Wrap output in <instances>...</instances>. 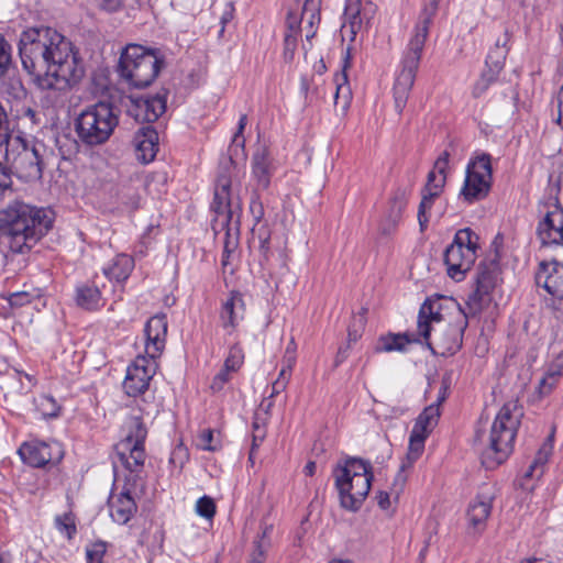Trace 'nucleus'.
<instances>
[{"instance_id":"e2e57ef3","label":"nucleus","mask_w":563,"mask_h":563,"mask_svg":"<svg viewBox=\"0 0 563 563\" xmlns=\"http://www.w3.org/2000/svg\"><path fill=\"white\" fill-rule=\"evenodd\" d=\"M294 366L295 365H289V364L285 363V366L280 369L277 379H282L285 382V385H288L290 377H291V372H292Z\"/></svg>"},{"instance_id":"052dcab7","label":"nucleus","mask_w":563,"mask_h":563,"mask_svg":"<svg viewBox=\"0 0 563 563\" xmlns=\"http://www.w3.org/2000/svg\"><path fill=\"white\" fill-rule=\"evenodd\" d=\"M296 350H297V345H296L295 339L291 338L286 347V351H285L284 363L289 364V365H295Z\"/></svg>"},{"instance_id":"bb28decb","label":"nucleus","mask_w":563,"mask_h":563,"mask_svg":"<svg viewBox=\"0 0 563 563\" xmlns=\"http://www.w3.org/2000/svg\"><path fill=\"white\" fill-rule=\"evenodd\" d=\"M75 301L78 307L87 311H96L104 305L101 288L97 283V278L82 283L76 287Z\"/></svg>"},{"instance_id":"864d4df0","label":"nucleus","mask_w":563,"mask_h":563,"mask_svg":"<svg viewBox=\"0 0 563 563\" xmlns=\"http://www.w3.org/2000/svg\"><path fill=\"white\" fill-rule=\"evenodd\" d=\"M297 38H298V35H296V34L285 33V38H284L285 58L291 59L294 57L295 51L297 48Z\"/></svg>"},{"instance_id":"f3484780","label":"nucleus","mask_w":563,"mask_h":563,"mask_svg":"<svg viewBox=\"0 0 563 563\" xmlns=\"http://www.w3.org/2000/svg\"><path fill=\"white\" fill-rule=\"evenodd\" d=\"M148 364V358L137 356L135 361L128 366L123 382V389L128 396L137 397L148 389L150 382L154 374Z\"/></svg>"},{"instance_id":"58836bf2","label":"nucleus","mask_w":563,"mask_h":563,"mask_svg":"<svg viewBox=\"0 0 563 563\" xmlns=\"http://www.w3.org/2000/svg\"><path fill=\"white\" fill-rule=\"evenodd\" d=\"M499 71H495L492 68H486L482 71L479 78L473 86L472 96L474 98L482 97L498 78Z\"/></svg>"},{"instance_id":"393cba45","label":"nucleus","mask_w":563,"mask_h":563,"mask_svg":"<svg viewBox=\"0 0 563 563\" xmlns=\"http://www.w3.org/2000/svg\"><path fill=\"white\" fill-rule=\"evenodd\" d=\"M252 175L261 189H267L273 175L272 157L269 148L260 144L252 156Z\"/></svg>"},{"instance_id":"39448f33","label":"nucleus","mask_w":563,"mask_h":563,"mask_svg":"<svg viewBox=\"0 0 563 563\" xmlns=\"http://www.w3.org/2000/svg\"><path fill=\"white\" fill-rule=\"evenodd\" d=\"M522 416L518 399L509 400L500 408L490 428L488 446L482 453L486 468L497 467L511 454Z\"/></svg>"},{"instance_id":"1a4fd4ad","label":"nucleus","mask_w":563,"mask_h":563,"mask_svg":"<svg viewBox=\"0 0 563 563\" xmlns=\"http://www.w3.org/2000/svg\"><path fill=\"white\" fill-rule=\"evenodd\" d=\"M478 249V235L470 228L456 231L452 243L445 249L443 261L448 275L461 282L465 274L473 267Z\"/></svg>"},{"instance_id":"412c9836","label":"nucleus","mask_w":563,"mask_h":563,"mask_svg":"<svg viewBox=\"0 0 563 563\" xmlns=\"http://www.w3.org/2000/svg\"><path fill=\"white\" fill-rule=\"evenodd\" d=\"M143 486L144 484L131 485V483L124 481L122 492L109 501L110 516L114 522L125 525L131 520L137 510L132 493L137 488H143Z\"/></svg>"},{"instance_id":"9b49d317","label":"nucleus","mask_w":563,"mask_h":563,"mask_svg":"<svg viewBox=\"0 0 563 563\" xmlns=\"http://www.w3.org/2000/svg\"><path fill=\"white\" fill-rule=\"evenodd\" d=\"M560 187L538 202L541 216L536 234L542 247L563 244V207L560 198Z\"/></svg>"},{"instance_id":"9d476101","label":"nucleus","mask_w":563,"mask_h":563,"mask_svg":"<svg viewBox=\"0 0 563 563\" xmlns=\"http://www.w3.org/2000/svg\"><path fill=\"white\" fill-rule=\"evenodd\" d=\"M492 186V156L488 153H482L471 158L459 194L460 198L468 205L484 200L488 197Z\"/></svg>"},{"instance_id":"cd10ccee","label":"nucleus","mask_w":563,"mask_h":563,"mask_svg":"<svg viewBox=\"0 0 563 563\" xmlns=\"http://www.w3.org/2000/svg\"><path fill=\"white\" fill-rule=\"evenodd\" d=\"M468 325L467 316L465 314L462 320L449 324L446 330L440 338L439 345L442 349V354L454 355L463 345L464 332Z\"/></svg>"},{"instance_id":"2f4dec72","label":"nucleus","mask_w":563,"mask_h":563,"mask_svg":"<svg viewBox=\"0 0 563 563\" xmlns=\"http://www.w3.org/2000/svg\"><path fill=\"white\" fill-rule=\"evenodd\" d=\"M134 258L128 254H118L112 263L103 268V274L110 280L114 279L118 283L125 282L133 268H134Z\"/></svg>"},{"instance_id":"5fc2aeb1","label":"nucleus","mask_w":563,"mask_h":563,"mask_svg":"<svg viewBox=\"0 0 563 563\" xmlns=\"http://www.w3.org/2000/svg\"><path fill=\"white\" fill-rule=\"evenodd\" d=\"M129 0H99V7L107 12H117L121 10Z\"/></svg>"},{"instance_id":"c756f323","label":"nucleus","mask_w":563,"mask_h":563,"mask_svg":"<svg viewBox=\"0 0 563 563\" xmlns=\"http://www.w3.org/2000/svg\"><path fill=\"white\" fill-rule=\"evenodd\" d=\"M510 38L511 34L508 30H505L504 33L496 38L494 46L489 49L485 59L486 68H492L499 73L503 70L506 57L509 52L508 44Z\"/></svg>"},{"instance_id":"4468645a","label":"nucleus","mask_w":563,"mask_h":563,"mask_svg":"<svg viewBox=\"0 0 563 563\" xmlns=\"http://www.w3.org/2000/svg\"><path fill=\"white\" fill-rule=\"evenodd\" d=\"M231 176L228 170H222L218 174L214 184L213 200L210 209L214 213L212 220L213 228L231 230V224L234 218L231 200Z\"/></svg>"},{"instance_id":"5701e85b","label":"nucleus","mask_w":563,"mask_h":563,"mask_svg":"<svg viewBox=\"0 0 563 563\" xmlns=\"http://www.w3.org/2000/svg\"><path fill=\"white\" fill-rule=\"evenodd\" d=\"M135 156L142 164L154 161L158 151V133L150 124L142 126L134 135Z\"/></svg>"},{"instance_id":"4c0bfd02","label":"nucleus","mask_w":563,"mask_h":563,"mask_svg":"<svg viewBox=\"0 0 563 563\" xmlns=\"http://www.w3.org/2000/svg\"><path fill=\"white\" fill-rule=\"evenodd\" d=\"M352 47L347 46L345 48L344 55H343V64L341 74H336L335 76V85H336V91H335V100L339 98L341 92L346 91L350 93V86L347 81V69L352 66V55H351Z\"/></svg>"},{"instance_id":"680f3d73","label":"nucleus","mask_w":563,"mask_h":563,"mask_svg":"<svg viewBox=\"0 0 563 563\" xmlns=\"http://www.w3.org/2000/svg\"><path fill=\"white\" fill-rule=\"evenodd\" d=\"M246 124H247V115L246 114H242L240 117V119H239L238 130H236V132L234 133V136H233V142L234 143H239V140L241 139V146H244L243 132L245 130Z\"/></svg>"},{"instance_id":"f8f14e48","label":"nucleus","mask_w":563,"mask_h":563,"mask_svg":"<svg viewBox=\"0 0 563 563\" xmlns=\"http://www.w3.org/2000/svg\"><path fill=\"white\" fill-rule=\"evenodd\" d=\"M499 274L500 267L497 260L479 263L476 273V287L466 300V307L471 313H479L484 306L492 301L490 295L497 285Z\"/></svg>"},{"instance_id":"a211bd4d","label":"nucleus","mask_w":563,"mask_h":563,"mask_svg":"<svg viewBox=\"0 0 563 563\" xmlns=\"http://www.w3.org/2000/svg\"><path fill=\"white\" fill-rule=\"evenodd\" d=\"M44 146L29 147L23 144L22 150L13 157L12 165L20 177L25 179H40L43 175V158L41 148Z\"/></svg>"},{"instance_id":"ea45409f","label":"nucleus","mask_w":563,"mask_h":563,"mask_svg":"<svg viewBox=\"0 0 563 563\" xmlns=\"http://www.w3.org/2000/svg\"><path fill=\"white\" fill-rule=\"evenodd\" d=\"M55 527L57 530L65 534L68 540H73L77 533L76 516L73 511L65 512L64 515L55 518Z\"/></svg>"},{"instance_id":"6e6d98bb","label":"nucleus","mask_w":563,"mask_h":563,"mask_svg":"<svg viewBox=\"0 0 563 563\" xmlns=\"http://www.w3.org/2000/svg\"><path fill=\"white\" fill-rule=\"evenodd\" d=\"M550 453H551V450L547 445H543L542 448L539 449V451L537 452V454L531 463L534 466H537L539 470L543 471V467H544L545 463L548 462Z\"/></svg>"},{"instance_id":"6e6552de","label":"nucleus","mask_w":563,"mask_h":563,"mask_svg":"<svg viewBox=\"0 0 563 563\" xmlns=\"http://www.w3.org/2000/svg\"><path fill=\"white\" fill-rule=\"evenodd\" d=\"M119 124L112 103L99 101L87 107L76 119L78 139L88 146L104 144Z\"/></svg>"},{"instance_id":"13d9d810","label":"nucleus","mask_w":563,"mask_h":563,"mask_svg":"<svg viewBox=\"0 0 563 563\" xmlns=\"http://www.w3.org/2000/svg\"><path fill=\"white\" fill-rule=\"evenodd\" d=\"M450 155L448 150L443 151L434 162L433 169H437L439 174L445 173L449 166Z\"/></svg>"},{"instance_id":"dca6fc26","label":"nucleus","mask_w":563,"mask_h":563,"mask_svg":"<svg viewBox=\"0 0 563 563\" xmlns=\"http://www.w3.org/2000/svg\"><path fill=\"white\" fill-rule=\"evenodd\" d=\"M168 91L162 89L154 96L129 97L126 114L136 122L153 123L166 111Z\"/></svg>"},{"instance_id":"4be33fe9","label":"nucleus","mask_w":563,"mask_h":563,"mask_svg":"<svg viewBox=\"0 0 563 563\" xmlns=\"http://www.w3.org/2000/svg\"><path fill=\"white\" fill-rule=\"evenodd\" d=\"M377 12V7L372 1L346 0L344 8L345 23L349 25L352 41L363 26L369 24Z\"/></svg>"},{"instance_id":"aec40b11","label":"nucleus","mask_w":563,"mask_h":563,"mask_svg":"<svg viewBox=\"0 0 563 563\" xmlns=\"http://www.w3.org/2000/svg\"><path fill=\"white\" fill-rule=\"evenodd\" d=\"M536 284L559 300H563V264L556 260L542 261L536 272Z\"/></svg>"},{"instance_id":"4d7b16f0","label":"nucleus","mask_w":563,"mask_h":563,"mask_svg":"<svg viewBox=\"0 0 563 563\" xmlns=\"http://www.w3.org/2000/svg\"><path fill=\"white\" fill-rule=\"evenodd\" d=\"M300 22L301 19L297 14L289 12L286 19V33H292L298 35L300 32Z\"/></svg>"},{"instance_id":"f257e3e1","label":"nucleus","mask_w":563,"mask_h":563,"mask_svg":"<svg viewBox=\"0 0 563 563\" xmlns=\"http://www.w3.org/2000/svg\"><path fill=\"white\" fill-rule=\"evenodd\" d=\"M19 54L24 70L41 90L68 91L85 76L79 49L51 26L24 30L19 40Z\"/></svg>"},{"instance_id":"bf43d9fd","label":"nucleus","mask_w":563,"mask_h":563,"mask_svg":"<svg viewBox=\"0 0 563 563\" xmlns=\"http://www.w3.org/2000/svg\"><path fill=\"white\" fill-rule=\"evenodd\" d=\"M351 346L349 344H342L339 346L336 355L333 361V367L338 368L349 357Z\"/></svg>"},{"instance_id":"49530a36","label":"nucleus","mask_w":563,"mask_h":563,"mask_svg":"<svg viewBox=\"0 0 563 563\" xmlns=\"http://www.w3.org/2000/svg\"><path fill=\"white\" fill-rule=\"evenodd\" d=\"M250 211L253 216L255 224L253 227L258 228L262 223V220L265 214L263 202L261 201L260 195L257 192H253L251 201H250Z\"/></svg>"},{"instance_id":"6ab92c4d","label":"nucleus","mask_w":563,"mask_h":563,"mask_svg":"<svg viewBox=\"0 0 563 563\" xmlns=\"http://www.w3.org/2000/svg\"><path fill=\"white\" fill-rule=\"evenodd\" d=\"M168 322L165 313L151 317L144 328L145 352L151 360L158 357L165 349Z\"/></svg>"},{"instance_id":"ddd939ff","label":"nucleus","mask_w":563,"mask_h":563,"mask_svg":"<svg viewBox=\"0 0 563 563\" xmlns=\"http://www.w3.org/2000/svg\"><path fill=\"white\" fill-rule=\"evenodd\" d=\"M18 454L23 463L35 468H43L48 464L56 465L64 457V451L57 441H26L20 445Z\"/></svg>"},{"instance_id":"a878e982","label":"nucleus","mask_w":563,"mask_h":563,"mask_svg":"<svg viewBox=\"0 0 563 563\" xmlns=\"http://www.w3.org/2000/svg\"><path fill=\"white\" fill-rule=\"evenodd\" d=\"M494 497L490 494L479 493L467 508V519L470 526L478 532L486 527V521L490 516Z\"/></svg>"},{"instance_id":"7c9ffc66","label":"nucleus","mask_w":563,"mask_h":563,"mask_svg":"<svg viewBox=\"0 0 563 563\" xmlns=\"http://www.w3.org/2000/svg\"><path fill=\"white\" fill-rule=\"evenodd\" d=\"M427 438L428 435L411 430L409 437L408 453L406 456L407 463L401 464L400 470L396 475L395 483H400V485H404V483L406 482V476L404 475V472L407 467L411 466L421 456L424 450V441Z\"/></svg>"},{"instance_id":"09e8293b","label":"nucleus","mask_w":563,"mask_h":563,"mask_svg":"<svg viewBox=\"0 0 563 563\" xmlns=\"http://www.w3.org/2000/svg\"><path fill=\"white\" fill-rule=\"evenodd\" d=\"M231 373L234 372L225 368V366L220 369V372L213 377L210 385L213 393H219L224 388L225 384L231 379Z\"/></svg>"},{"instance_id":"c03bdc74","label":"nucleus","mask_w":563,"mask_h":563,"mask_svg":"<svg viewBox=\"0 0 563 563\" xmlns=\"http://www.w3.org/2000/svg\"><path fill=\"white\" fill-rule=\"evenodd\" d=\"M37 406L45 418H56L59 416L60 406L57 405L52 396H42Z\"/></svg>"},{"instance_id":"20e7f679","label":"nucleus","mask_w":563,"mask_h":563,"mask_svg":"<svg viewBox=\"0 0 563 563\" xmlns=\"http://www.w3.org/2000/svg\"><path fill=\"white\" fill-rule=\"evenodd\" d=\"M332 475L341 507L357 511L366 499L374 478L371 462L361 457H345L335 464Z\"/></svg>"},{"instance_id":"72a5a7b5","label":"nucleus","mask_w":563,"mask_h":563,"mask_svg":"<svg viewBox=\"0 0 563 563\" xmlns=\"http://www.w3.org/2000/svg\"><path fill=\"white\" fill-rule=\"evenodd\" d=\"M252 239L258 242L260 264L265 266L273 256L272 231L267 224H261L258 228L253 227Z\"/></svg>"},{"instance_id":"2eb2a0df","label":"nucleus","mask_w":563,"mask_h":563,"mask_svg":"<svg viewBox=\"0 0 563 563\" xmlns=\"http://www.w3.org/2000/svg\"><path fill=\"white\" fill-rule=\"evenodd\" d=\"M113 466L119 462L126 472L124 481L131 485L144 484L143 470L146 460L144 445L129 444L126 442H118L114 445Z\"/></svg>"},{"instance_id":"79ce46f5","label":"nucleus","mask_w":563,"mask_h":563,"mask_svg":"<svg viewBox=\"0 0 563 563\" xmlns=\"http://www.w3.org/2000/svg\"><path fill=\"white\" fill-rule=\"evenodd\" d=\"M244 363V352L240 344H233L227 358L224 360L223 366L233 372H238Z\"/></svg>"},{"instance_id":"8fccbe9b","label":"nucleus","mask_w":563,"mask_h":563,"mask_svg":"<svg viewBox=\"0 0 563 563\" xmlns=\"http://www.w3.org/2000/svg\"><path fill=\"white\" fill-rule=\"evenodd\" d=\"M34 299V295L29 291L12 292L8 297L11 307H23Z\"/></svg>"},{"instance_id":"a19ab883","label":"nucleus","mask_w":563,"mask_h":563,"mask_svg":"<svg viewBox=\"0 0 563 563\" xmlns=\"http://www.w3.org/2000/svg\"><path fill=\"white\" fill-rule=\"evenodd\" d=\"M437 198H433L431 194H421V201L418 207V222L420 232H424L430 221V212Z\"/></svg>"},{"instance_id":"de8ad7c7","label":"nucleus","mask_w":563,"mask_h":563,"mask_svg":"<svg viewBox=\"0 0 563 563\" xmlns=\"http://www.w3.org/2000/svg\"><path fill=\"white\" fill-rule=\"evenodd\" d=\"M11 62V46L0 34V78L8 71Z\"/></svg>"},{"instance_id":"3c124183","label":"nucleus","mask_w":563,"mask_h":563,"mask_svg":"<svg viewBox=\"0 0 563 563\" xmlns=\"http://www.w3.org/2000/svg\"><path fill=\"white\" fill-rule=\"evenodd\" d=\"M252 428L255 440L263 442L266 437V419H261L260 415L255 412Z\"/></svg>"},{"instance_id":"37998d69","label":"nucleus","mask_w":563,"mask_h":563,"mask_svg":"<svg viewBox=\"0 0 563 563\" xmlns=\"http://www.w3.org/2000/svg\"><path fill=\"white\" fill-rule=\"evenodd\" d=\"M107 552V542L98 540L86 548L87 563H103V558Z\"/></svg>"},{"instance_id":"603ef678","label":"nucleus","mask_w":563,"mask_h":563,"mask_svg":"<svg viewBox=\"0 0 563 563\" xmlns=\"http://www.w3.org/2000/svg\"><path fill=\"white\" fill-rule=\"evenodd\" d=\"M199 446L206 451H216L218 445L213 444V431L210 429L203 430L199 435Z\"/></svg>"},{"instance_id":"c85d7f7f","label":"nucleus","mask_w":563,"mask_h":563,"mask_svg":"<svg viewBox=\"0 0 563 563\" xmlns=\"http://www.w3.org/2000/svg\"><path fill=\"white\" fill-rule=\"evenodd\" d=\"M409 197L410 190L404 187H398L391 192L385 214L388 229H395L401 221Z\"/></svg>"},{"instance_id":"a18cd8bd","label":"nucleus","mask_w":563,"mask_h":563,"mask_svg":"<svg viewBox=\"0 0 563 563\" xmlns=\"http://www.w3.org/2000/svg\"><path fill=\"white\" fill-rule=\"evenodd\" d=\"M196 512L202 518L212 519L216 515L214 500L207 495L200 497L196 503Z\"/></svg>"},{"instance_id":"423d86ee","label":"nucleus","mask_w":563,"mask_h":563,"mask_svg":"<svg viewBox=\"0 0 563 563\" xmlns=\"http://www.w3.org/2000/svg\"><path fill=\"white\" fill-rule=\"evenodd\" d=\"M164 65L159 49L129 44L120 55L117 71L131 87L142 89L153 84Z\"/></svg>"},{"instance_id":"473e14b6","label":"nucleus","mask_w":563,"mask_h":563,"mask_svg":"<svg viewBox=\"0 0 563 563\" xmlns=\"http://www.w3.org/2000/svg\"><path fill=\"white\" fill-rule=\"evenodd\" d=\"M123 429L125 434L120 442L144 445L147 437V429L141 416H130L125 420Z\"/></svg>"},{"instance_id":"f03ea898","label":"nucleus","mask_w":563,"mask_h":563,"mask_svg":"<svg viewBox=\"0 0 563 563\" xmlns=\"http://www.w3.org/2000/svg\"><path fill=\"white\" fill-rule=\"evenodd\" d=\"M53 212L15 201L0 210V238L8 239L11 252H29L52 229Z\"/></svg>"},{"instance_id":"774afa93","label":"nucleus","mask_w":563,"mask_h":563,"mask_svg":"<svg viewBox=\"0 0 563 563\" xmlns=\"http://www.w3.org/2000/svg\"><path fill=\"white\" fill-rule=\"evenodd\" d=\"M361 338V332L356 329H353L352 325L349 327L347 330V341L345 344L351 346L352 343H355Z\"/></svg>"},{"instance_id":"f704fd0d","label":"nucleus","mask_w":563,"mask_h":563,"mask_svg":"<svg viewBox=\"0 0 563 563\" xmlns=\"http://www.w3.org/2000/svg\"><path fill=\"white\" fill-rule=\"evenodd\" d=\"M439 417L440 410L438 405H430L418 416L412 430L429 435L432 427L437 424Z\"/></svg>"},{"instance_id":"69168bd1","label":"nucleus","mask_w":563,"mask_h":563,"mask_svg":"<svg viewBox=\"0 0 563 563\" xmlns=\"http://www.w3.org/2000/svg\"><path fill=\"white\" fill-rule=\"evenodd\" d=\"M377 504L382 509H387L390 505L389 494L386 492H379L376 496Z\"/></svg>"},{"instance_id":"7ed1b4c3","label":"nucleus","mask_w":563,"mask_h":563,"mask_svg":"<svg viewBox=\"0 0 563 563\" xmlns=\"http://www.w3.org/2000/svg\"><path fill=\"white\" fill-rule=\"evenodd\" d=\"M437 9V0L430 3V10L428 8L424 9L423 16L416 24L413 34L404 52L401 69L394 84L395 108L398 114L402 113L415 84L416 74L429 35V26Z\"/></svg>"},{"instance_id":"e433bc0d","label":"nucleus","mask_w":563,"mask_h":563,"mask_svg":"<svg viewBox=\"0 0 563 563\" xmlns=\"http://www.w3.org/2000/svg\"><path fill=\"white\" fill-rule=\"evenodd\" d=\"M446 184V172L439 174L437 169L428 173L427 183L421 189V194H431L433 198H439Z\"/></svg>"},{"instance_id":"b1692460","label":"nucleus","mask_w":563,"mask_h":563,"mask_svg":"<svg viewBox=\"0 0 563 563\" xmlns=\"http://www.w3.org/2000/svg\"><path fill=\"white\" fill-rule=\"evenodd\" d=\"M244 309L245 305L242 294L238 290L230 291L229 297L222 302L220 309L221 325L229 334L233 333L239 321L243 319Z\"/></svg>"},{"instance_id":"c9c22d12","label":"nucleus","mask_w":563,"mask_h":563,"mask_svg":"<svg viewBox=\"0 0 563 563\" xmlns=\"http://www.w3.org/2000/svg\"><path fill=\"white\" fill-rule=\"evenodd\" d=\"M321 0H305L302 7L301 19L308 18L307 22L311 31L307 32L306 38L310 41L316 35L314 25H318L321 21L320 16Z\"/></svg>"},{"instance_id":"338daca9","label":"nucleus","mask_w":563,"mask_h":563,"mask_svg":"<svg viewBox=\"0 0 563 563\" xmlns=\"http://www.w3.org/2000/svg\"><path fill=\"white\" fill-rule=\"evenodd\" d=\"M543 474L542 470H539L532 463L529 465L528 470L525 472V478H539Z\"/></svg>"},{"instance_id":"0eeeda50","label":"nucleus","mask_w":563,"mask_h":563,"mask_svg":"<svg viewBox=\"0 0 563 563\" xmlns=\"http://www.w3.org/2000/svg\"><path fill=\"white\" fill-rule=\"evenodd\" d=\"M442 314L440 311L434 310V302L429 298L423 301L420 306L418 320H417V332H387L377 338L374 346L376 354L399 352L405 353L408 351L409 344H421L424 343L428 349L433 351L432 343L430 342V334L433 322H440Z\"/></svg>"},{"instance_id":"0e129e2a","label":"nucleus","mask_w":563,"mask_h":563,"mask_svg":"<svg viewBox=\"0 0 563 563\" xmlns=\"http://www.w3.org/2000/svg\"><path fill=\"white\" fill-rule=\"evenodd\" d=\"M287 385H285V382L282 380V379H276L273 384H272V393L269 395V398H274L276 397L277 395H279L282 391H284L286 389Z\"/></svg>"}]
</instances>
